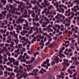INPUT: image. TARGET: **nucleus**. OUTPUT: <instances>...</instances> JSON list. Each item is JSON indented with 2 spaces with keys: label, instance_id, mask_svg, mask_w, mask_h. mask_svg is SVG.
Masks as SVG:
<instances>
[{
  "label": "nucleus",
  "instance_id": "obj_4",
  "mask_svg": "<svg viewBox=\"0 0 79 79\" xmlns=\"http://www.w3.org/2000/svg\"><path fill=\"white\" fill-rule=\"evenodd\" d=\"M9 6H10V10H9V13H10L11 12L12 14L15 13L16 12L15 11V10H14L13 9V8H14L13 6L10 4H9Z\"/></svg>",
  "mask_w": 79,
  "mask_h": 79
},
{
  "label": "nucleus",
  "instance_id": "obj_41",
  "mask_svg": "<svg viewBox=\"0 0 79 79\" xmlns=\"http://www.w3.org/2000/svg\"><path fill=\"white\" fill-rule=\"evenodd\" d=\"M21 40H26V37H23L21 39Z\"/></svg>",
  "mask_w": 79,
  "mask_h": 79
},
{
  "label": "nucleus",
  "instance_id": "obj_20",
  "mask_svg": "<svg viewBox=\"0 0 79 79\" xmlns=\"http://www.w3.org/2000/svg\"><path fill=\"white\" fill-rule=\"evenodd\" d=\"M31 63H32V62H33L35 60V58L33 57H31Z\"/></svg>",
  "mask_w": 79,
  "mask_h": 79
},
{
  "label": "nucleus",
  "instance_id": "obj_62",
  "mask_svg": "<svg viewBox=\"0 0 79 79\" xmlns=\"http://www.w3.org/2000/svg\"><path fill=\"white\" fill-rule=\"evenodd\" d=\"M44 20L46 21H48V19L47 18V17H44Z\"/></svg>",
  "mask_w": 79,
  "mask_h": 79
},
{
  "label": "nucleus",
  "instance_id": "obj_12",
  "mask_svg": "<svg viewBox=\"0 0 79 79\" xmlns=\"http://www.w3.org/2000/svg\"><path fill=\"white\" fill-rule=\"evenodd\" d=\"M16 27H17V28H19V31H21V30H22V26H21L20 25H17Z\"/></svg>",
  "mask_w": 79,
  "mask_h": 79
},
{
  "label": "nucleus",
  "instance_id": "obj_7",
  "mask_svg": "<svg viewBox=\"0 0 79 79\" xmlns=\"http://www.w3.org/2000/svg\"><path fill=\"white\" fill-rule=\"evenodd\" d=\"M6 9L5 8H4V10H5L4 11H2L1 13L2 15H3V16H6V13H7V11L6 10Z\"/></svg>",
  "mask_w": 79,
  "mask_h": 79
},
{
  "label": "nucleus",
  "instance_id": "obj_38",
  "mask_svg": "<svg viewBox=\"0 0 79 79\" xmlns=\"http://www.w3.org/2000/svg\"><path fill=\"white\" fill-rule=\"evenodd\" d=\"M56 62L55 61H52L51 63V64L53 66H54V65H55V64L56 63Z\"/></svg>",
  "mask_w": 79,
  "mask_h": 79
},
{
  "label": "nucleus",
  "instance_id": "obj_31",
  "mask_svg": "<svg viewBox=\"0 0 79 79\" xmlns=\"http://www.w3.org/2000/svg\"><path fill=\"white\" fill-rule=\"evenodd\" d=\"M19 48H20V50H21V47H22V44H19L18 45Z\"/></svg>",
  "mask_w": 79,
  "mask_h": 79
},
{
  "label": "nucleus",
  "instance_id": "obj_6",
  "mask_svg": "<svg viewBox=\"0 0 79 79\" xmlns=\"http://www.w3.org/2000/svg\"><path fill=\"white\" fill-rule=\"evenodd\" d=\"M48 23L47 22H44L42 23V27H46L47 25H48Z\"/></svg>",
  "mask_w": 79,
  "mask_h": 79
},
{
  "label": "nucleus",
  "instance_id": "obj_39",
  "mask_svg": "<svg viewBox=\"0 0 79 79\" xmlns=\"http://www.w3.org/2000/svg\"><path fill=\"white\" fill-rule=\"evenodd\" d=\"M52 26V25L50 24H49L48 26H47V29H51L50 27Z\"/></svg>",
  "mask_w": 79,
  "mask_h": 79
},
{
  "label": "nucleus",
  "instance_id": "obj_24",
  "mask_svg": "<svg viewBox=\"0 0 79 79\" xmlns=\"http://www.w3.org/2000/svg\"><path fill=\"white\" fill-rule=\"evenodd\" d=\"M41 5H43L44 8L46 7V4H45V3H44V2H42L41 3Z\"/></svg>",
  "mask_w": 79,
  "mask_h": 79
},
{
  "label": "nucleus",
  "instance_id": "obj_28",
  "mask_svg": "<svg viewBox=\"0 0 79 79\" xmlns=\"http://www.w3.org/2000/svg\"><path fill=\"white\" fill-rule=\"evenodd\" d=\"M20 10H21V13H23L24 12H23V11H24V8H23V7H22L20 8Z\"/></svg>",
  "mask_w": 79,
  "mask_h": 79
},
{
  "label": "nucleus",
  "instance_id": "obj_17",
  "mask_svg": "<svg viewBox=\"0 0 79 79\" xmlns=\"http://www.w3.org/2000/svg\"><path fill=\"white\" fill-rule=\"evenodd\" d=\"M10 63H12V62H13V61L15 60V59L13 58H10Z\"/></svg>",
  "mask_w": 79,
  "mask_h": 79
},
{
  "label": "nucleus",
  "instance_id": "obj_5",
  "mask_svg": "<svg viewBox=\"0 0 79 79\" xmlns=\"http://www.w3.org/2000/svg\"><path fill=\"white\" fill-rule=\"evenodd\" d=\"M18 8H16L15 7H14L13 9L14 10H16V11H21L20 8L22 7L21 5H19L18 6Z\"/></svg>",
  "mask_w": 79,
  "mask_h": 79
},
{
  "label": "nucleus",
  "instance_id": "obj_16",
  "mask_svg": "<svg viewBox=\"0 0 79 79\" xmlns=\"http://www.w3.org/2000/svg\"><path fill=\"white\" fill-rule=\"evenodd\" d=\"M47 64V62L45 61H44L43 62V64H42L41 65L42 67H43L44 66V67H46V65L45 64Z\"/></svg>",
  "mask_w": 79,
  "mask_h": 79
},
{
  "label": "nucleus",
  "instance_id": "obj_54",
  "mask_svg": "<svg viewBox=\"0 0 79 79\" xmlns=\"http://www.w3.org/2000/svg\"><path fill=\"white\" fill-rule=\"evenodd\" d=\"M18 52H19V49H18L17 50H15V53H17Z\"/></svg>",
  "mask_w": 79,
  "mask_h": 79
},
{
  "label": "nucleus",
  "instance_id": "obj_47",
  "mask_svg": "<svg viewBox=\"0 0 79 79\" xmlns=\"http://www.w3.org/2000/svg\"><path fill=\"white\" fill-rule=\"evenodd\" d=\"M44 3H46L47 4V3H48V0H45L44 2Z\"/></svg>",
  "mask_w": 79,
  "mask_h": 79
},
{
  "label": "nucleus",
  "instance_id": "obj_52",
  "mask_svg": "<svg viewBox=\"0 0 79 79\" xmlns=\"http://www.w3.org/2000/svg\"><path fill=\"white\" fill-rule=\"evenodd\" d=\"M39 31L41 33H43V31H42V29L41 28H39Z\"/></svg>",
  "mask_w": 79,
  "mask_h": 79
},
{
  "label": "nucleus",
  "instance_id": "obj_35",
  "mask_svg": "<svg viewBox=\"0 0 79 79\" xmlns=\"http://www.w3.org/2000/svg\"><path fill=\"white\" fill-rule=\"evenodd\" d=\"M3 48L4 49V50L6 51V52H7L8 51V49H7V48H6V47H3Z\"/></svg>",
  "mask_w": 79,
  "mask_h": 79
},
{
  "label": "nucleus",
  "instance_id": "obj_46",
  "mask_svg": "<svg viewBox=\"0 0 79 79\" xmlns=\"http://www.w3.org/2000/svg\"><path fill=\"white\" fill-rule=\"evenodd\" d=\"M16 14H17V15H21V13L18 12H16Z\"/></svg>",
  "mask_w": 79,
  "mask_h": 79
},
{
  "label": "nucleus",
  "instance_id": "obj_59",
  "mask_svg": "<svg viewBox=\"0 0 79 79\" xmlns=\"http://www.w3.org/2000/svg\"><path fill=\"white\" fill-rule=\"evenodd\" d=\"M23 32L24 34H27V31H25V30H23Z\"/></svg>",
  "mask_w": 79,
  "mask_h": 79
},
{
  "label": "nucleus",
  "instance_id": "obj_58",
  "mask_svg": "<svg viewBox=\"0 0 79 79\" xmlns=\"http://www.w3.org/2000/svg\"><path fill=\"white\" fill-rule=\"evenodd\" d=\"M43 35H46V37L48 35L47 34V33H43Z\"/></svg>",
  "mask_w": 79,
  "mask_h": 79
},
{
  "label": "nucleus",
  "instance_id": "obj_19",
  "mask_svg": "<svg viewBox=\"0 0 79 79\" xmlns=\"http://www.w3.org/2000/svg\"><path fill=\"white\" fill-rule=\"evenodd\" d=\"M44 68H42L41 69L40 71L39 72V73H41V74H44Z\"/></svg>",
  "mask_w": 79,
  "mask_h": 79
},
{
  "label": "nucleus",
  "instance_id": "obj_21",
  "mask_svg": "<svg viewBox=\"0 0 79 79\" xmlns=\"http://www.w3.org/2000/svg\"><path fill=\"white\" fill-rule=\"evenodd\" d=\"M33 73H34V74L35 77H37V73L35 72V69H33Z\"/></svg>",
  "mask_w": 79,
  "mask_h": 79
},
{
  "label": "nucleus",
  "instance_id": "obj_14",
  "mask_svg": "<svg viewBox=\"0 0 79 79\" xmlns=\"http://www.w3.org/2000/svg\"><path fill=\"white\" fill-rule=\"evenodd\" d=\"M28 15H25L24 14H22V16H20L19 17H20V18H22L23 19V18H27V17Z\"/></svg>",
  "mask_w": 79,
  "mask_h": 79
},
{
  "label": "nucleus",
  "instance_id": "obj_26",
  "mask_svg": "<svg viewBox=\"0 0 79 79\" xmlns=\"http://www.w3.org/2000/svg\"><path fill=\"white\" fill-rule=\"evenodd\" d=\"M76 42V40H75V39L74 38H73L71 40V42L72 43H74Z\"/></svg>",
  "mask_w": 79,
  "mask_h": 79
},
{
  "label": "nucleus",
  "instance_id": "obj_64",
  "mask_svg": "<svg viewBox=\"0 0 79 79\" xmlns=\"http://www.w3.org/2000/svg\"><path fill=\"white\" fill-rule=\"evenodd\" d=\"M9 35V31L6 32V36H8Z\"/></svg>",
  "mask_w": 79,
  "mask_h": 79
},
{
  "label": "nucleus",
  "instance_id": "obj_25",
  "mask_svg": "<svg viewBox=\"0 0 79 79\" xmlns=\"http://www.w3.org/2000/svg\"><path fill=\"white\" fill-rule=\"evenodd\" d=\"M53 8V6L52 5L49 6L48 7V9L50 10V9H51V8Z\"/></svg>",
  "mask_w": 79,
  "mask_h": 79
},
{
  "label": "nucleus",
  "instance_id": "obj_11",
  "mask_svg": "<svg viewBox=\"0 0 79 79\" xmlns=\"http://www.w3.org/2000/svg\"><path fill=\"white\" fill-rule=\"evenodd\" d=\"M8 75L9 76H10V77H12V76H15V73L13 72H11V73H10V72H8Z\"/></svg>",
  "mask_w": 79,
  "mask_h": 79
},
{
  "label": "nucleus",
  "instance_id": "obj_50",
  "mask_svg": "<svg viewBox=\"0 0 79 79\" xmlns=\"http://www.w3.org/2000/svg\"><path fill=\"white\" fill-rule=\"evenodd\" d=\"M72 52V50L71 48H69L68 51V53L71 52Z\"/></svg>",
  "mask_w": 79,
  "mask_h": 79
},
{
  "label": "nucleus",
  "instance_id": "obj_29",
  "mask_svg": "<svg viewBox=\"0 0 79 79\" xmlns=\"http://www.w3.org/2000/svg\"><path fill=\"white\" fill-rule=\"evenodd\" d=\"M7 70L8 71H11V72H12L13 71V69H11L10 68H8Z\"/></svg>",
  "mask_w": 79,
  "mask_h": 79
},
{
  "label": "nucleus",
  "instance_id": "obj_13",
  "mask_svg": "<svg viewBox=\"0 0 79 79\" xmlns=\"http://www.w3.org/2000/svg\"><path fill=\"white\" fill-rule=\"evenodd\" d=\"M4 18H5V16H3V15L2 14H0V19L2 20V19H4Z\"/></svg>",
  "mask_w": 79,
  "mask_h": 79
},
{
  "label": "nucleus",
  "instance_id": "obj_34",
  "mask_svg": "<svg viewBox=\"0 0 79 79\" xmlns=\"http://www.w3.org/2000/svg\"><path fill=\"white\" fill-rule=\"evenodd\" d=\"M56 58L54 59V61H56L57 60H59V58L57 56H56Z\"/></svg>",
  "mask_w": 79,
  "mask_h": 79
},
{
  "label": "nucleus",
  "instance_id": "obj_22",
  "mask_svg": "<svg viewBox=\"0 0 79 79\" xmlns=\"http://www.w3.org/2000/svg\"><path fill=\"white\" fill-rule=\"evenodd\" d=\"M58 67H56L54 69H53V71H58Z\"/></svg>",
  "mask_w": 79,
  "mask_h": 79
},
{
  "label": "nucleus",
  "instance_id": "obj_10",
  "mask_svg": "<svg viewBox=\"0 0 79 79\" xmlns=\"http://www.w3.org/2000/svg\"><path fill=\"white\" fill-rule=\"evenodd\" d=\"M11 44H9L10 47H11V48H14V49H15V47L13 46V45H15V43L12 41H11Z\"/></svg>",
  "mask_w": 79,
  "mask_h": 79
},
{
  "label": "nucleus",
  "instance_id": "obj_42",
  "mask_svg": "<svg viewBox=\"0 0 79 79\" xmlns=\"http://www.w3.org/2000/svg\"><path fill=\"white\" fill-rule=\"evenodd\" d=\"M64 6L63 4L60 5L59 6V7L60 8H61V7H64Z\"/></svg>",
  "mask_w": 79,
  "mask_h": 79
},
{
  "label": "nucleus",
  "instance_id": "obj_9",
  "mask_svg": "<svg viewBox=\"0 0 79 79\" xmlns=\"http://www.w3.org/2000/svg\"><path fill=\"white\" fill-rule=\"evenodd\" d=\"M25 23H26V24H23V26L26 27H29V22L27 21V20H25Z\"/></svg>",
  "mask_w": 79,
  "mask_h": 79
},
{
  "label": "nucleus",
  "instance_id": "obj_43",
  "mask_svg": "<svg viewBox=\"0 0 79 79\" xmlns=\"http://www.w3.org/2000/svg\"><path fill=\"white\" fill-rule=\"evenodd\" d=\"M48 75L52 76V72H49L48 73Z\"/></svg>",
  "mask_w": 79,
  "mask_h": 79
},
{
  "label": "nucleus",
  "instance_id": "obj_3",
  "mask_svg": "<svg viewBox=\"0 0 79 79\" xmlns=\"http://www.w3.org/2000/svg\"><path fill=\"white\" fill-rule=\"evenodd\" d=\"M22 18V17H19L18 18V19L17 20L16 22V23H17V24H19L20 22V23H23V22H24V21H25V19H23L22 18Z\"/></svg>",
  "mask_w": 79,
  "mask_h": 79
},
{
  "label": "nucleus",
  "instance_id": "obj_1",
  "mask_svg": "<svg viewBox=\"0 0 79 79\" xmlns=\"http://www.w3.org/2000/svg\"><path fill=\"white\" fill-rule=\"evenodd\" d=\"M10 34L11 35H14V36H15L16 40L14 39V42L15 43V44L16 45H18L19 43V40H18V34H16L15 32V31H14L13 32H10Z\"/></svg>",
  "mask_w": 79,
  "mask_h": 79
},
{
  "label": "nucleus",
  "instance_id": "obj_55",
  "mask_svg": "<svg viewBox=\"0 0 79 79\" xmlns=\"http://www.w3.org/2000/svg\"><path fill=\"white\" fill-rule=\"evenodd\" d=\"M35 10H37L39 9V7L37 6V5H35L34 6Z\"/></svg>",
  "mask_w": 79,
  "mask_h": 79
},
{
  "label": "nucleus",
  "instance_id": "obj_15",
  "mask_svg": "<svg viewBox=\"0 0 79 79\" xmlns=\"http://www.w3.org/2000/svg\"><path fill=\"white\" fill-rule=\"evenodd\" d=\"M28 12L30 15H31V14H32V13H34V10H31L29 9L27 11Z\"/></svg>",
  "mask_w": 79,
  "mask_h": 79
},
{
  "label": "nucleus",
  "instance_id": "obj_48",
  "mask_svg": "<svg viewBox=\"0 0 79 79\" xmlns=\"http://www.w3.org/2000/svg\"><path fill=\"white\" fill-rule=\"evenodd\" d=\"M3 74V71L2 70H0V75L1 76H2Z\"/></svg>",
  "mask_w": 79,
  "mask_h": 79
},
{
  "label": "nucleus",
  "instance_id": "obj_51",
  "mask_svg": "<svg viewBox=\"0 0 79 79\" xmlns=\"http://www.w3.org/2000/svg\"><path fill=\"white\" fill-rule=\"evenodd\" d=\"M21 58H22V56H20L18 58V60H20Z\"/></svg>",
  "mask_w": 79,
  "mask_h": 79
},
{
  "label": "nucleus",
  "instance_id": "obj_44",
  "mask_svg": "<svg viewBox=\"0 0 79 79\" xmlns=\"http://www.w3.org/2000/svg\"><path fill=\"white\" fill-rule=\"evenodd\" d=\"M24 15H27V10L25 9V11L24 12Z\"/></svg>",
  "mask_w": 79,
  "mask_h": 79
},
{
  "label": "nucleus",
  "instance_id": "obj_40",
  "mask_svg": "<svg viewBox=\"0 0 79 79\" xmlns=\"http://www.w3.org/2000/svg\"><path fill=\"white\" fill-rule=\"evenodd\" d=\"M35 31L36 32H38V31H39V29L38 28V27H36L35 28Z\"/></svg>",
  "mask_w": 79,
  "mask_h": 79
},
{
  "label": "nucleus",
  "instance_id": "obj_18",
  "mask_svg": "<svg viewBox=\"0 0 79 79\" xmlns=\"http://www.w3.org/2000/svg\"><path fill=\"white\" fill-rule=\"evenodd\" d=\"M1 2L3 3L4 5L6 3V1L5 0H1Z\"/></svg>",
  "mask_w": 79,
  "mask_h": 79
},
{
  "label": "nucleus",
  "instance_id": "obj_61",
  "mask_svg": "<svg viewBox=\"0 0 79 79\" xmlns=\"http://www.w3.org/2000/svg\"><path fill=\"white\" fill-rule=\"evenodd\" d=\"M5 46H6V47H9L10 44L9 45V44L7 43H6L5 44Z\"/></svg>",
  "mask_w": 79,
  "mask_h": 79
},
{
  "label": "nucleus",
  "instance_id": "obj_2",
  "mask_svg": "<svg viewBox=\"0 0 79 79\" xmlns=\"http://www.w3.org/2000/svg\"><path fill=\"white\" fill-rule=\"evenodd\" d=\"M64 62L62 63V65H63V67H65V66H68L70 64L69 62H68V60H66L64 59L63 60Z\"/></svg>",
  "mask_w": 79,
  "mask_h": 79
},
{
  "label": "nucleus",
  "instance_id": "obj_49",
  "mask_svg": "<svg viewBox=\"0 0 79 79\" xmlns=\"http://www.w3.org/2000/svg\"><path fill=\"white\" fill-rule=\"evenodd\" d=\"M31 29H33V31H35V27H31Z\"/></svg>",
  "mask_w": 79,
  "mask_h": 79
},
{
  "label": "nucleus",
  "instance_id": "obj_33",
  "mask_svg": "<svg viewBox=\"0 0 79 79\" xmlns=\"http://www.w3.org/2000/svg\"><path fill=\"white\" fill-rule=\"evenodd\" d=\"M35 13L33 12L32 14H31V16L33 18H35Z\"/></svg>",
  "mask_w": 79,
  "mask_h": 79
},
{
  "label": "nucleus",
  "instance_id": "obj_36",
  "mask_svg": "<svg viewBox=\"0 0 79 79\" xmlns=\"http://www.w3.org/2000/svg\"><path fill=\"white\" fill-rule=\"evenodd\" d=\"M62 76H64V73L63 72H61L60 75V77H61Z\"/></svg>",
  "mask_w": 79,
  "mask_h": 79
},
{
  "label": "nucleus",
  "instance_id": "obj_53",
  "mask_svg": "<svg viewBox=\"0 0 79 79\" xmlns=\"http://www.w3.org/2000/svg\"><path fill=\"white\" fill-rule=\"evenodd\" d=\"M74 35V38H76V37H77V38L79 37V35H77L75 34Z\"/></svg>",
  "mask_w": 79,
  "mask_h": 79
},
{
  "label": "nucleus",
  "instance_id": "obj_45",
  "mask_svg": "<svg viewBox=\"0 0 79 79\" xmlns=\"http://www.w3.org/2000/svg\"><path fill=\"white\" fill-rule=\"evenodd\" d=\"M61 10H62V13H64V9L63 8H61L60 9Z\"/></svg>",
  "mask_w": 79,
  "mask_h": 79
},
{
  "label": "nucleus",
  "instance_id": "obj_56",
  "mask_svg": "<svg viewBox=\"0 0 79 79\" xmlns=\"http://www.w3.org/2000/svg\"><path fill=\"white\" fill-rule=\"evenodd\" d=\"M47 28H43L42 29V31H47Z\"/></svg>",
  "mask_w": 79,
  "mask_h": 79
},
{
  "label": "nucleus",
  "instance_id": "obj_30",
  "mask_svg": "<svg viewBox=\"0 0 79 79\" xmlns=\"http://www.w3.org/2000/svg\"><path fill=\"white\" fill-rule=\"evenodd\" d=\"M6 55H8V56H11V53L7 51L6 52Z\"/></svg>",
  "mask_w": 79,
  "mask_h": 79
},
{
  "label": "nucleus",
  "instance_id": "obj_23",
  "mask_svg": "<svg viewBox=\"0 0 79 79\" xmlns=\"http://www.w3.org/2000/svg\"><path fill=\"white\" fill-rule=\"evenodd\" d=\"M68 26V27L69 26H70V23H68L67 22L65 24V27H66V26Z\"/></svg>",
  "mask_w": 79,
  "mask_h": 79
},
{
  "label": "nucleus",
  "instance_id": "obj_27",
  "mask_svg": "<svg viewBox=\"0 0 79 79\" xmlns=\"http://www.w3.org/2000/svg\"><path fill=\"white\" fill-rule=\"evenodd\" d=\"M35 40H36V37H34V38L32 39V40L31 42L32 43H34V41H35Z\"/></svg>",
  "mask_w": 79,
  "mask_h": 79
},
{
  "label": "nucleus",
  "instance_id": "obj_57",
  "mask_svg": "<svg viewBox=\"0 0 79 79\" xmlns=\"http://www.w3.org/2000/svg\"><path fill=\"white\" fill-rule=\"evenodd\" d=\"M23 36L25 35V34L23 32H21L20 33Z\"/></svg>",
  "mask_w": 79,
  "mask_h": 79
},
{
  "label": "nucleus",
  "instance_id": "obj_32",
  "mask_svg": "<svg viewBox=\"0 0 79 79\" xmlns=\"http://www.w3.org/2000/svg\"><path fill=\"white\" fill-rule=\"evenodd\" d=\"M37 5L38 6L40 7L41 9H42V8H43V6H40V4H39Z\"/></svg>",
  "mask_w": 79,
  "mask_h": 79
},
{
  "label": "nucleus",
  "instance_id": "obj_8",
  "mask_svg": "<svg viewBox=\"0 0 79 79\" xmlns=\"http://www.w3.org/2000/svg\"><path fill=\"white\" fill-rule=\"evenodd\" d=\"M15 61H16V60L15 59V60L13 61V64H14V65H16V66H19V61H16L15 62Z\"/></svg>",
  "mask_w": 79,
  "mask_h": 79
},
{
  "label": "nucleus",
  "instance_id": "obj_37",
  "mask_svg": "<svg viewBox=\"0 0 79 79\" xmlns=\"http://www.w3.org/2000/svg\"><path fill=\"white\" fill-rule=\"evenodd\" d=\"M21 48H23V49H20V50L22 51L23 50V52H25V51H26V49H25V48H24L22 47Z\"/></svg>",
  "mask_w": 79,
  "mask_h": 79
},
{
  "label": "nucleus",
  "instance_id": "obj_60",
  "mask_svg": "<svg viewBox=\"0 0 79 79\" xmlns=\"http://www.w3.org/2000/svg\"><path fill=\"white\" fill-rule=\"evenodd\" d=\"M66 67H64L62 69V71H64V70H66Z\"/></svg>",
  "mask_w": 79,
  "mask_h": 79
},
{
  "label": "nucleus",
  "instance_id": "obj_63",
  "mask_svg": "<svg viewBox=\"0 0 79 79\" xmlns=\"http://www.w3.org/2000/svg\"><path fill=\"white\" fill-rule=\"evenodd\" d=\"M79 61H76V62H75V64H76V65H77V64H79Z\"/></svg>",
  "mask_w": 79,
  "mask_h": 79
}]
</instances>
